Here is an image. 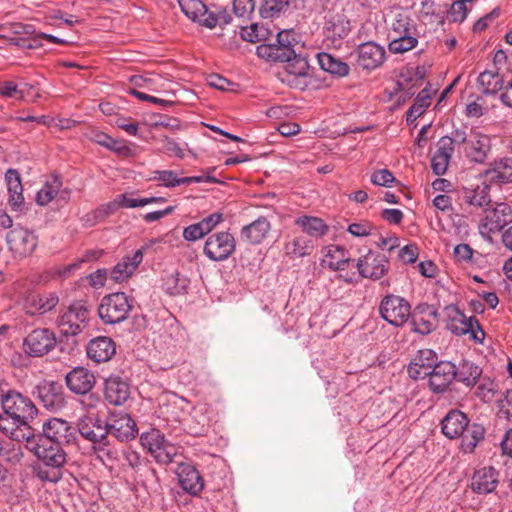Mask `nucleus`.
<instances>
[{
	"mask_svg": "<svg viewBox=\"0 0 512 512\" xmlns=\"http://www.w3.org/2000/svg\"><path fill=\"white\" fill-rule=\"evenodd\" d=\"M281 62L285 63L282 82L291 88L298 90H305L313 82V76L310 71V66L305 57L296 55H289L287 59Z\"/></svg>",
	"mask_w": 512,
	"mask_h": 512,
	"instance_id": "obj_1",
	"label": "nucleus"
},
{
	"mask_svg": "<svg viewBox=\"0 0 512 512\" xmlns=\"http://www.w3.org/2000/svg\"><path fill=\"white\" fill-rule=\"evenodd\" d=\"M142 446L154 457L160 464H169L175 460L179 453V448L168 442L164 435L157 429H151L142 433L140 436Z\"/></svg>",
	"mask_w": 512,
	"mask_h": 512,
	"instance_id": "obj_2",
	"label": "nucleus"
},
{
	"mask_svg": "<svg viewBox=\"0 0 512 512\" xmlns=\"http://www.w3.org/2000/svg\"><path fill=\"white\" fill-rule=\"evenodd\" d=\"M132 309L128 296L123 292L109 294L101 300L98 314L106 324H116L124 321Z\"/></svg>",
	"mask_w": 512,
	"mask_h": 512,
	"instance_id": "obj_3",
	"label": "nucleus"
},
{
	"mask_svg": "<svg viewBox=\"0 0 512 512\" xmlns=\"http://www.w3.org/2000/svg\"><path fill=\"white\" fill-rule=\"evenodd\" d=\"M236 250V240L228 231L210 234L204 243L203 254L211 261L227 260Z\"/></svg>",
	"mask_w": 512,
	"mask_h": 512,
	"instance_id": "obj_4",
	"label": "nucleus"
},
{
	"mask_svg": "<svg viewBox=\"0 0 512 512\" xmlns=\"http://www.w3.org/2000/svg\"><path fill=\"white\" fill-rule=\"evenodd\" d=\"M379 312L385 321L399 327L410 318L411 306L406 299L400 296L387 295L380 303Z\"/></svg>",
	"mask_w": 512,
	"mask_h": 512,
	"instance_id": "obj_5",
	"label": "nucleus"
},
{
	"mask_svg": "<svg viewBox=\"0 0 512 512\" xmlns=\"http://www.w3.org/2000/svg\"><path fill=\"white\" fill-rule=\"evenodd\" d=\"M28 445L37 459L48 467L61 468L66 463V453L62 444L48 439H38L36 442L31 439Z\"/></svg>",
	"mask_w": 512,
	"mask_h": 512,
	"instance_id": "obj_6",
	"label": "nucleus"
},
{
	"mask_svg": "<svg viewBox=\"0 0 512 512\" xmlns=\"http://www.w3.org/2000/svg\"><path fill=\"white\" fill-rule=\"evenodd\" d=\"M4 413L20 419L23 423L29 424L37 413L32 401L16 391H9L2 398Z\"/></svg>",
	"mask_w": 512,
	"mask_h": 512,
	"instance_id": "obj_7",
	"label": "nucleus"
},
{
	"mask_svg": "<svg viewBox=\"0 0 512 512\" xmlns=\"http://www.w3.org/2000/svg\"><path fill=\"white\" fill-rule=\"evenodd\" d=\"M88 318V309L81 303H74L61 313L57 324L61 334L64 336H75L85 327Z\"/></svg>",
	"mask_w": 512,
	"mask_h": 512,
	"instance_id": "obj_8",
	"label": "nucleus"
},
{
	"mask_svg": "<svg viewBox=\"0 0 512 512\" xmlns=\"http://www.w3.org/2000/svg\"><path fill=\"white\" fill-rule=\"evenodd\" d=\"M445 326L455 335L470 334L471 338L478 341L477 333L474 329V323L480 330V325L475 317H467L455 305H448L444 308Z\"/></svg>",
	"mask_w": 512,
	"mask_h": 512,
	"instance_id": "obj_9",
	"label": "nucleus"
},
{
	"mask_svg": "<svg viewBox=\"0 0 512 512\" xmlns=\"http://www.w3.org/2000/svg\"><path fill=\"white\" fill-rule=\"evenodd\" d=\"M356 267L361 277L376 281L388 273L389 261L385 255L369 251L357 260Z\"/></svg>",
	"mask_w": 512,
	"mask_h": 512,
	"instance_id": "obj_10",
	"label": "nucleus"
},
{
	"mask_svg": "<svg viewBox=\"0 0 512 512\" xmlns=\"http://www.w3.org/2000/svg\"><path fill=\"white\" fill-rule=\"evenodd\" d=\"M77 429L84 439L93 444H101L107 439V422L103 421L95 413L81 416L77 422Z\"/></svg>",
	"mask_w": 512,
	"mask_h": 512,
	"instance_id": "obj_11",
	"label": "nucleus"
},
{
	"mask_svg": "<svg viewBox=\"0 0 512 512\" xmlns=\"http://www.w3.org/2000/svg\"><path fill=\"white\" fill-rule=\"evenodd\" d=\"M56 345L54 333L47 329H35L24 340L25 351L33 357H40L50 352Z\"/></svg>",
	"mask_w": 512,
	"mask_h": 512,
	"instance_id": "obj_12",
	"label": "nucleus"
},
{
	"mask_svg": "<svg viewBox=\"0 0 512 512\" xmlns=\"http://www.w3.org/2000/svg\"><path fill=\"white\" fill-rule=\"evenodd\" d=\"M182 12L193 22L212 29L217 26L219 19L215 13L209 11L202 0H178Z\"/></svg>",
	"mask_w": 512,
	"mask_h": 512,
	"instance_id": "obj_13",
	"label": "nucleus"
},
{
	"mask_svg": "<svg viewBox=\"0 0 512 512\" xmlns=\"http://www.w3.org/2000/svg\"><path fill=\"white\" fill-rule=\"evenodd\" d=\"M7 244L16 255L25 257L35 250L38 238L34 232L23 227H16L7 234Z\"/></svg>",
	"mask_w": 512,
	"mask_h": 512,
	"instance_id": "obj_14",
	"label": "nucleus"
},
{
	"mask_svg": "<svg viewBox=\"0 0 512 512\" xmlns=\"http://www.w3.org/2000/svg\"><path fill=\"white\" fill-rule=\"evenodd\" d=\"M482 209V227L488 232L501 230L510 220L511 209L506 203L491 204V199L485 203Z\"/></svg>",
	"mask_w": 512,
	"mask_h": 512,
	"instance_id": "obj_15",
	"label": "nucleus"
},
{
	"mask_svg": "<svg viewBox=\"0 0 512 512\" xmlns=\"http://www.w3.org/2000/svg\"><path fill=\"white\" fill-rule=\"evenodd\" d=\"M43 436L38 439H48L58 444H68L75 439V428L60 418H51L42 425Z\"/></svg>",
	"mask_w": 512,
	"mask_h": 512,
	"instance_id": "obj_16",
	"label": "nucleus"
},
{
	"mask_svg": "<svg viewBox=\"0 0 512 512\" xmlns=\"http://www.w3.org/2000/svg\"><path fill=\"white\" fill-rule=\"evenodd\" d=\"M429 387L434 393L445 392L457 376L456 366L449 361H441L434 365L427 375Z\"/></svg>",
	"mask_w": 512,
	"mask_h": 512,
	"instance_id": "obj_17",
	"label": "nucleus"
},
{
	"mask_svg": "<svg viewBox=\"0 0 512 512\" xmlns=\"http://www.w3.org/2000/svg\"><path fill=\"white\" fill-rule=\"evenodd\" d=\"M354 54L356 57V64L366 70L376 69L385 61L384 48L374 42L360 44Z\"/></svg>",
	"mask_w": 512,
	"mask_h": 512,
	"instance_id": "obj_18",
	"label": "nucleus"
},
{
	"mask_svg": "<svg viewBox=\"0 0 512 512\" xmlns=\"http://www.w3.org/2000/svg\"><path fill=\"white\" fill-rule=\"evenodd\" d=\"M0 431L17 442L27 441L29 443L34 437V429L30 424H25L20 419L6 413L0 415Z\"/></svg>",
	"mask_w": 512,
	"mask_h": 512,
	"instance_id": "obj_19",
	"label": "nucleus"
},
{
	"mask_svg": "<svg viewBox=\"0 0 512 512\" xmlns=\"http://www.w3.org/2000/svg\"><path fill=\"white\" fill-rule=\"evenodd\" d=\"M66 385L75 394H88L96 383L95 375L84 367H76L67 373Z\"/></svg>",
	"mask_w": 512,
	"mask_h": 512,
	"instance_id": "obj_20",
	"label": "nucleus"
},
{
	"mask_svg": "<svg viewBox=\"0 0 512 512\" xmlns=\"http://www.w3.org/2000/svg\"><path fill=\"white\" fill-rule=\"evenodd\" d=\"M314 248L313 239L303 234L294 233L286 238L283 253L288 259L295 260L311 255Z\"/></svg>",
	"mask_w": 512,
	"mask_h": 512,
	"instance_id": "obj_21",
	"label": "nucleus"
},
{
	"mask_svg": "<svg viewBox=\"0 0 512 512\" xmlns=\"http://www.w3.org/2000/svg\"><path fill=\"white\" fill-rule=\"evenodd\" d=\"M108 434L120 441L134 439L138 433L135 421L125 413L114 414L107 423Z\"/></svg>",
	"mask_w": 512,
	"mask_h": 512,
	"instance_id": "obj_22",
	"label": "nucleus"
},
{
	"mask_svg": "<svg viewBox=\"0 0 512 512\" xmlns=\"http://www.w3.org/2000/svg\"><path fill=\"white\" fill-rule=\"evenodd\" d=\"M321 266L333 271H342L351 261L348 250L340 245L330 244L321 249Z\"/></svg>",
	"mask_w": 512,
	"mask_h": 512,
	"instance_id": "obj_23",
	"label": "nucleus"
},
{
	"mask_svg": "<svg viewBox=\"0 0 512 512\" xmlns=\"http://www.w3.org/2000/svg\"><path fill=\"white\" fill-rule=\"evenodd\" d=\"M37 395L44 407L55 411L65 404L62 386L56 382L44 381L37 386Z\"/></svg>",
	"mask_w": 512,
	"mask_h": 512,
	"instance_id": "obj_24",
	"label": "nucleus"
},
{
	"mask_svg": "<svg viewBox=\"0 0 512 512\" xmlns=\"http://www.w3.org/2000/svg\"><path fill=\"white\" fill-rule=\"evenodd\" d=\"M180 486L190 495H198L204 488L203 479L199 471L189 463H180L177 468Z\"/></svg>",
	"mask_w": 512,
	"mask_h": 512,
	"instance_id": "obj_25",
	"label": "nucleus"
},
{
	"mask_svg": "<svg viewBox=\"0 0 512 512\" xmlns=\"http://www.w3.org/2000/svg\"><path fill=\"white\" fill-rule=\"evenodd\" d=\"M437 356L431 349H421L408 366V374L413 379H423L436 365Z\"/></svg>",
	"mask_w": 512,
	"mask_h": 512,
	"instance_id": "obj_26",
	"label": "nucleus"
},
{
	"mask_svg": "<svg viewBox=\"0 0 512 512\" xmlns=\"http://www.w3.org/2000/svg\"><path fill=\"white\" fill-rule=\"evenodd\" d=\"M142 260L143 253L141 250L123 257L111 270L110 279L116 283L127 281L134 274Z\"/></svg>",
	"mask_w": 512,
	"mask_h": 512,
	"instance_id": "obj_27",
	"label": "nucleus"
},
{
	"mask_svg": "<svg viewBox=\"0 0 512 512\" xmlns=\"http://www.w3.org/2000/svg\"><path fill=\"white\" fill-rule=\"evenodd\" d=\"M116 353L114 341L106 336L92 339L87 347V355L94 362L101 363L109 361Z\"/></svg>",
	"mask_w": 512,
	"mask_h": 512,
	"instance_id": "obj_28",
	"label": "nucleus"
},
{
	"mask_svg": "<svg viewBox=\"0 0 512 512\" xmlns=\"http://www.w3.org/2000/svg\"><path fill=\"white\" fill-rule=\"evenodd\" d=\"M105 398L115 406L124 404L130 396L129 384L118 376H111L105 381Z\"/></svg>",
	"mask_w": 512,
	"mask_h": 512,
	"instance_id": "obj_29",
	"label": "nucleus"
},
{
	"mask_svg": "<svg viewBox=\"0 0 512 512\" xmlns=\"http://www.w3.org/2000/svg\"><path fill=\"white\" fill-rule=\"evenodd\" d=\"M58 302L59 298L54 293L46 295L30 294L25 298L24 310L31 316L44 314L55 308Z\"/></svg>",
	"mask_w": 512,
	"mask_h": 512,
	"instance_id": "obj_30",
	"label": "nucleus"
},
{
	"mask_svg": "<svg viewBox=\"0 0 512 512\" xmlns=\"http://www.w3.org/2000/svg\"><path fill=\"white\" fill-rule=\"evenodd\" d=\"M453 151L454 146H451L450 138L448 136L440 138L436 152L431 159V168L436 175L441 176L446 173Z\"/></svg>",
	"mask_w": 512,
	"mask_h": 512,
	"instance_id": "obj_31",
	"label": "nucleus"
},
{
	"mask_svg": "<svg viewBox=\"0 0 512 512\" xmlns=\"http://www.w3.org/2000/svg\"><path fill=\"white\" fill-rule=\"evenodd\" d=\"M271 230V223L267 218L258 217L252 223L242 227L240 237L250 244H260Z\"/></svg>",
	"mask_w": 512,
	"mask_h": 512,
	"instance_id": "obj_32",
	"label": "nucleus"
},
{
	"mask_svg": "<svg viewBox=\"0 0 512 512\" xmlns=\"http://www.w3.org/2000/svg\"><path fill=\"white\" fill-rule=\"evenodd\" d=\"M468 423L464 413L459 410H451L441 422L442 432L449 439L457 438L464 433Z\"/></svg>",
	"mask_w": 512,
	"mask_h": 512,
	"instance_id": "obj_33",
	"label": "nucleus"
},
{
	"mask_svg": "<svg viewBox=\"0 0 512 512\" xmlns=\"http://www.w3.org/2000/svg\"><path fill=\"white\" fill-rule=\"evenodd\" d=\"M420 38V32L399 33L396 36L387 35L388 50L392 54H403L417 47Z\"/></svg>",
	"mask_w": 512,
	"mask_h": 512,
	"instance_id": "obj_34",
	"label": "nucleus"
},
{
	"mask_svg": "<svg viewBox=\"0 0 512 512\" xmlns=\"http://www.w3.org/2000/svg\"><path fill=\"white\" fill-rule=\"evenodd\" d=\"M412 31H418V27L411 15L402 9L395 11L388 22L387 35L396 36V34L399 33L409 34Z\"/></svg>",
	"mask_w": 512,
	"mask_h": 512,
	"instance_id": "obj_35",
	"label": "nucleus"
},
{
	"mask_svg": "<svg viewBox=\"0 0 512 512\" xmlns=\"http://www.w3.org/2000/svg\"><path fill=\"white\" fill-rule=\"evenodd\" d=\"M436 311L429 306L418 308L412 315L413 331L426 335L435 327Z\"/></svg>",
	"mask_w": 512,
	"mask_h": 512,
	"instance_id": "obj_36",
	"label": "nucleus"
},
{
	"mask_svg": "<svg viewBox=\"0 0 512 512\" xmlns=\"http://www.w3.org/2000/svg\"><path fill=\"white\" fill-rule=\"evenodd\" d=\"M485 181L512 182V158H503L494 163L492 169L482 172Z\"/></svg>",
	"mask_w": 512,
	"mask_h": 512,
	"instance_id": "obj_37",
	"label": "nucleus"
},
{
	"mask_svg": "<svg viewBox=\"0 0 512 512\" xmlns=\"http://www.w3.org/2000/svg\"><path fill=\"white\" fill-rule=\"evenodd\" d=\"M295 224L302 229L304 233L311 239L318 238L325 235L328 231V226L324 221L318 217L313 216H300L295 220Z\"/></svg>",
	"mask_w": 512,
	"mask_h": 512,
	"instance_id": "obj_38",
	"label": "nucleus"
},
{
	"mask_svg": "<svg viewBox=\"0 0 512 512\" xmlns=\"http://www.w3.org/2000/svg\"><path fill=\"white\" fill-rule=\"evenodd\" d=\"M434 91L429 88L422 89L417 95L415 102L408 109L406 113V119L408 123H413L418 117H420L425 110L430 106Z\"/></svg>",
	"mask_w": 512,
	"mask_h": 512,
	"instance_id": "obj_39",
	"label": "nucleus"
},
{
	"mask_svg": "<svg viewBox=\"0 0 512 512\" xmlns=\"http://www.w3.org/2000/svg\"><path fill=\"white\" fill-rule=\"evenodd\" d=\"M317 59L321 69H323L326 72L338 76H346L349 73L348 64L334 57L330 53H318Z\"/></svg>",
	"mask_w": 512,
	"mask_h": 512,
	"instance_id": "obj_40",
	"label": "nucleus"
},
{
	"mask_svg": "<svg viewBox=\"0 0 512 512\" xmlns=\"http://www.w3.org/2000/svg\"><path fill=\"white\" fill-rule=\"evenodd\" d=\"M61 187V179L55 175L50 176L38 191L36 202L41 206L49 204L57 196Z\"/></svg>",
	"mask_w": 512,
	"mask_h": 512,
	"instance_id": "obj_41",
	"label": "nucleus"
},
{
	"mask_svg": "<svg viewBox=\"0 0 512 512\" xmlns=\"http://www.w3.org/2000/svg\"><path fill=\"white\" fill-rule=\"evenodd\" d=\"M256 53L260 58L268 61L281 62L283 59H287L289 55H293V49L277 48L275 44L269 43L259 45Z\"/></svg>",
	"mask_w": 512,
	"mask_h": 512,
	"instance_id": "obj_42",
	"label": "nucleus"
},
{
	"mask_svg": "<svg viewBox=\"0 0 512 512\" xmlns=\"http://www.w3.org/2000/svg\"><path fill=\"white\" fill-rule=\"evenodd\" d=\"M291 0H262L259 13L262 18L268 19L279 16L285 12Z\"/></svg>",
	"mask_w": 512,
	"mask_h": 512,
	"instance_id": "obj_43",
	"label": "nucleus"
},
{
	"mask_svg": "<svg viewBox=\"0 0 512 512\" xmlns=\"http://www.w3.org/2000/svg\"><path fill=\"white\" fill-rule=\"evenodd\" d=\"M451 140V146H453L454 143H467L466 152L469 157L473 161L478 162V154H479V148L475 146V144H478L480 141L477 139V136H475L473 139H468L467 134L465 130L456 129L452 133V137H449Z\"/></svg>",
	"mask_w": 512,
	"mask_h": 512,
	"instance_id": "obj_44",
	"label": "nucleus"
},
{
	"mask_svg": "<svg viewBox=\"0 0 512 512\" xmlns=\"http://www.w3.org/2000/svg\"><path fill=\"white\" fill-rule=\"evenodd\" d=\"M503 88V78L498 72H482V94L494 95Z\"/></svg>",
	"mask_w": 512,
	"mask_h": 512,
	"instance_id": "obj_45",
	"label": "nucleus"
},
{
	"mask_svg": "<svg viewBox=\"0 0 512 512\" xmlns=\"http://www.w3.org/2000/svg\"><path fill=\"white\" fill-rule=\"evenodd\" d=\"M189 280L178 272L168 275L164 280V288L171 295H179L186 291Z\"/></svg>",
	"mask_w": 512,
	"mask_h": 512,
	"instance_id": "obj_46",
	"label": "nucleus"
},
{
	"mask_svg": "<svg viewBox=\"0 0 512 512\" xmlns=\"http://www.w3.org/2000/svg\"><path fill=\"white\" fill-rule=\"evenodd\" d=\"M457 375L467 386H474L480 378V368L472 362L464 361Z\"/></svg>",
	"mask_w": 512,
	"mask_h": 512,
	"instance_id": "obj_47",
	"label": "nucleus"
},
{
	"mask_svg": "<svg viewBox=\"0 0 512 512\" xmlns=\"http://www.w3.org/2000/svg\"><path fill=\"white\" fill-rule=\"evenodd\" d=\"M269 34V30L259 24H251L249 27L241 28L242 39L251 43L264 41L268 38Z\"/></svg>",
	"mask_w": 512,
	"mask_h": 512,
	"instance_id": "obj_48",
	"label": "nucleus"
},
{
	"mask_svg": "<svg viewBox=\"0 0 512 512\" xmlns=\"http://www.w3.org/2000/svg\"><path fill=\"white\" fill-rule=\"evenodd\" d=\"M93 450L96 458L106 466L113 464L117 459V451L108 445L107 439L101 444H94Z\"/></svg>",
	"mask_w": 512,
	"mask_h": 512,
	"instance_id": "obj_49",
	"label": "nucleus"
},
{
	"mask_svg": "<svg viewBox=\"0 0 512 512\" xmlns=\"http://www.w3.org/2000/svg\"><path fill=\"white\" fill-rule=\"evenodd\" d=\"M499 483V472L492 466L482 469V491L492 493Z\"/></svg>",
	"mask_w": 512,
	"mask_h": 512,
	"instance_id": "obj_50",
	"label": "nucleus"
},
{
	"mask_svg": "<svg viewBox=\"0 0 512 512\" xmlns=\"http://www.w3.org/2000/svg\"><path fill=\"white\" fill-rule=\"evenodd\" d=\"M153 179L160 181L161 184L167 188H174L184 184L181 182V178L178 177L177 173L172 170H157L154 172Z\"/></svg>",
	"mask_w": 512,
	"mask_h": 512,
	"instance_id": "obj_51",
	"label": "nucleus"
},
{
	"mask_svg": "<svg viewBox=\"0 0 512 512\" xmlns=\"http://www.w3.org/2000/svg\"><path fill=\"white\" fill-rule=\"evenodd\" d=\"M480 441V432L477 426H473L472 430H468L466 434H463L461 440V449L465 453H472L478 442Z\"/></svg>",
	"mask_w": 512,
	"mask_h": 512,
	"instance_id": "obj_52",
	"label": "nucleus"
},
{
	"mask_svg": "<svg viewBox=\"0 0 512 512\" xmlns=\"http://www.w3.org/2000/svg\"><path fill=\"white\" fill-rule=\"evenodd\" d=\"M497 418L510 421L512 419V391H507L502 399L497 401Z\"/></svg>",
	"mask_w": 512,
	"mask_h": 512,
	"instance_id": "obj_53",
	"label": "nucleus"
},
{
	"mask_svg": "<svg viewBox=\"0 0 512 512\" xmlns=\"http://www.w3.org/2000/svg\"><path fill=\"white\" fill-rule=\"evenodd\" d=\"M102 254H103V250H100V249H91V250L86 251L82 255V257L78 259L77 262L68 265L64 269L62 275L63 276L69 275L72 271H74L75 269L79 268L80 263H83V262H93V261L98 260L102 256Z\"/></svg>",
	"mask_w": 512,
	"mask_h": 512,
	"instance_id": "obj_54",
	"label": "nucleus"
},
{
	"mask_svg": "<svg viewBox=\"0 0 512 512\" xmlns=\"http://www.w3.org/2000/svg\"><path fill=\"white\" fill-rule=\"evenodd\" d=\"M206 235L209 234L200 221L185 227L183 230V238L189 242L202 239Z\"/></svg>",
	"mask_w": 512,
	"mask_h": 512,
	"instance_id": "obj_55",
	"label": "nucleus"
},
{
	"mask_svg": "<svg viewBox=\"0 0 512 512\" xmlns=\"http://www.w3.org/2000/svg\"><path fill=\"white\" fill-rule=\"evenodd\" d=\"M255 9V0H234L233 10L239 18H249Z\"/></svg>",
	"mask_w": 512,
	"mask_h": 512,
	"instance_id": "obj_56",
	"label": "nucleus"
},
{
	"mask_svg": "<svg viewBox=\"0 0 512 512\" xmlns=\"http://www.w3.org/2000/svg\"><path fill=\"white\" fill-rule=\"evenodd\" d=\"M114 206L120 208H137L142 207V198H133L132 194L123 193L114 198Z\"/></svg>",
	"mask_w": 512,
	"mask_h": 512,
	"instance_id": "obj_57",
	"label": "nucleus"
},
{
	"mask_svg": "<svg viewBox=\"0 0 512 512\" xmlns=\"http://www.w3.org/2000/svg\"><path fill=\"white\" fill-rule=\"evenodd\" d=\"M8 193L23 192L21 178L17 170L9 169L5 174Z\"/></svg>",
	"mask_w": 512,
	"mask_h": 512,
	"instance_id": "obj_58",
	"label": "nucleus"
},
{
	"mask_svg": "<svg viewBox=\"0 0 512 512\" xmlns=\"http://www.w3.org/2000/svg\"><path fill=\"white\" fill-rule=\"evenodd\" d=\"M0 95L7 98H24L23 91L18 89L17 84L12 81H5L0 83Z\"/></svg>",
	"mask_w": 512,
	"mask_h": 512,
	"instance_id": "obj_59",
	"label": "nucleus"
},
{
	"mask_svg": "<svg viewBox=\"0 0 512 512\" xmlns=\"http://www.w3.org/2000/svg\"><path fill=\"white\" fill-rule=\"evenodd\" d=\"M371 182L377 186H389L395 181V177L388 169L375 171L370 178Z\"/></svg>",
	"mask_w": 512,
	"mask_h": 512,
	"instance_id": "obj_60",
	"label": "nucleus"
},
{
	"mask_svg": "<svg viewBox=\"0 0 512 512\" xmlns=\"http://www.w3.org/2000/svg\"><path fill=\"white\" fill-rule=\"evenodd\" d=\"M161 143H162V149L166 153L173 154L174 156H176L178 158L184 157L185 154H184L183 148L175 140L165 136L161 139Z\"/></svg>",
	"mask_w": 512,
	"mask_h": 512,
	"instance_id": "obj_61",
	"label": "nucleus"
},
{
	"mask_svg": "<svg viewBox=\"0 0 512 512\" xmlns=\"http://www.w3.org/2000/svg\"><path fill=\"white\" fill-rule=\"evenodd\" d=\"M399 258L403 263H414L418 258V247L415 244H409L401 248Z\"/></svg>",
	"mask_w": 512,
	"mask_h": 512,
	"instance_id": "obj_62",
	"label": "nucleus"
},
{
	"mask_svg": "<svg viewBox=\"0 0 512 512\" xmlns=\"http://www.w3.org/2000/svg\"><path fill=\"white\" fill-rule=\"evenodd\" d=\"M224 221V215L220 212H214L205 218H203L200 222L208 232V234H212L211 232Z\"/></svg>",
	"mask_w": 512,
	"mask_h": 512,
	"instance_id": "obj_63",
	"label": "nucleus"
},
{
	"mask_svg": "<svg viewBox=\"0 0 512 512\" xmlns=\"http://www.w3.org/2000/svg\"><path fill=\"white\" fill-rule=\"evenodd\" d=\"M47 19L50 21L49 23L51 25H55V23L52 22L54 20H61L67 26H74V25L80 23V20L78 18H76L73 15H66L61 10L53 11L51 14H49L47 16Z\"/></svg>",
	"mask_w": 512,
	"mask_h": 512,
	"instance_id": "obj_64",
	"label": "nucleus"
}]
</instances>
